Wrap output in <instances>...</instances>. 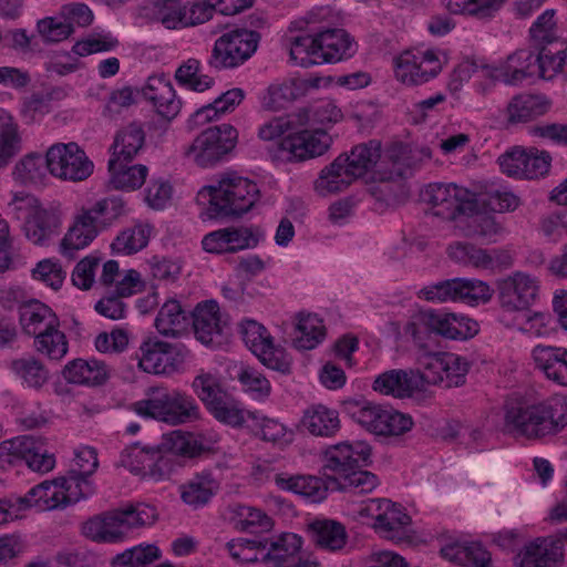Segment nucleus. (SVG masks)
<instances>
[{"instance_id":"nucleus-1","label":"nucleus","mask_w":567,"mask_h":567,"mask_svg":"<svg viewBox=\"0 0 567 567\" xmlns=\"http://www.w3.org/2000/svg\"><path fill=\"white\" fill-rule=\"evenodd\" d=\"M324 458L323 474L333 489L365 494L380 483L375 474L361 470L371 463V447L362 441L331 445L326 450Z\"/></svg>"},{"instance_id":"nucleus-2","label":"nucleus","mask_w":567,"mask_h":567,"mask_svg":"<svg viewBox=\"0 0 567 567\" xmlns=\"http://www.w3.org/2000/svg\"><path fill=\"white\" fill-rule=\"evenodd\" d=\"M567 426V396L553 395L533 404L506 406L505 427L508 432L539 440L556 435Z\"/></svg>"},{"instance_id":"nucleus-3","label":"nucleus","mask_w":567,"mask_h":567,"mask_svg":"<svg viewBox=\"0 0 567 567\" xmlns=\"http://www.w3.org/2000/svg\"><path fill=\"white\" fill-rule=\"evenodd\" d=\"M259 194L255 182L228 174L218 185L203 187L196 200L199 205H207L204 214L208 219L239 218L251 209Z\"/></svg>"},{"instance_id":"nucleus-4","label":"nucleus","mask_w":567,"mask_h":567,"mask_svg":"<svg viewBox=\"0 0 567 567\" xmlns=\"http://www.w3.org/2000/svg\"><path fill=\"white\" fill-rule=\"evenodd\" d=\"M381 142L370 140L353 146L349 154H340L320 172L315 184L317 192L321 195L343 192L375 167L381 158Z\"/></svg>"},{"instance_id":"nucleus-5","label":"nucleus","mask_w":567,"mask_h":567,"mask_svg":"<svg viewBox=\"0 0 567 567\" xmlns=\"http://www.w3.org/2000/svg\"><path fill=\"white\" fill-rule=\"evenodd\" d=\"M404 331L421 348L430 333L442 338L465 341L475 337L480 331L476 320L463 315L435 310H421L414 319L406 323Z\"/></svg>"},{"instance_id":"nucleus-6","label":"nucleus","mask_w":567,"mask_h":567,"mask_svg":"<svg viewBox=\"0 0 567 567\" xmlns=\"http://www.w3.org/2000/svg\"><path fill=\"white\" fill-rule=\"evenodd\" d=\"M138 415L173 425L193 422L200 416L199 406L192 395L179 390L152 388L150 398L132 404Z\"/></svg>"},{"instance_id":"nucleus-7","label":"nucleus","mask_w":567,"mask_h":567,"mask_svg":"<svg viewBox=\"0 0 567 567\" xmlns=\"http://www.w3.org/2000/svg\"><path fill=\"white\" fill-rule=\"evenodd\" d=\"M494 289L478 279L453 278L423 287L419 298L431 302H464L470 306L488 302Z\"/></svg>"},{"instance_id":"nucleus-8","label":"nucleus","mask_w":567,"mask_h":567,"mask_svg":"<svg viewBox=\"0 0 567 567\" xmlns=\"http://www.w3.org/2000/svg\"><path fill=\"white\" fill-rule=\"evenodd\" d=\"M260 33L248 29H234L220 35L214 44L209 66L216 70L234 69L251 58L256 52Z\"/></svg>"},{"instance_id":"nucleus-9","label":"nucleus","mask_w":567,"mask_h":567,"mask_svg":"<svg viewBox=\"0 0 567 567\" xmlns=\"http://www.w3.org/2000/svg\"><path fill=\"white\" fill-rule=\"evenodd\" d=\"M237 130L230 124L210 126L203 131L185 152L200 167L216 165L236 146Z\"/></svg>"},{"instance_id":"nucleus-10","label":"nucleus","mask_w":567,"mask_h":567,"mask_svg":"<svg viewBox=\"0 0 567 567\" xmlns=\"http://www.w3.org/2000/svg\"><path fill=\"white\" fill-rule=\"evenodd\" d=\"M331 143L332 137L324 128L301 130L289 133L269 152L274 161L302 162L321 156Z\"/></svg>"},{"instance_id":"nucleus-11","label":"nucleus","mask_w":567,"mask_h":567,"mask_svg":"<svg viewBox=\"0 0 567 567\" xmlns=\"http://www.w3.org/2000/svg\"><path fill=\"white\" fill-rule=\"evenodd\" d=\"M423 199L432 206L435 216L445 220L474 216L478 209L475 194L454 184H431L425 189Z\"/></svg>"},{"instance_id":"nucleus-12","label":"nucleus","mask_w":567,"mask_h":567,"mask_svg":"<svg viewBox=\"0 0 567 567\" xmlns=\"http://www.w3.org/2000/svg\"><path fill=\"white\" fill-rule=\"evenodd\" d=\"M48 171L55 177L82 182L87 179L94 169L93 162L76 143H56L45 154Z\"/></svg>"},{"instance_id":"nucleus-13","label":"nucleus","mask_w":567,"mask_h":567,"mask_svg":"<svg viewBox=\"0 0 567 567\" xmlns=\"http://www.w3.org/2000/svg\"><path fill=\"white\" fill-rule=\"evenodd\" d=\"M138 367L147 373L172 374L185 362L189 350L182 343L148 338L140 347Z\"/></svg>"},{"instance_id":"nucleus-14","label":"nucleus","mask_w":567,"mask_h":567,"mask_svg":"<svg viewBox=\"0 0 567 567\" xmlns=\"http://www.w3.org/2000/svg\"><path fill=\"white\" fill-rule=\"evenodd\" d=\"M375 506L377 514L374 517L373 528L383 538L402 543L409 540L411 517L405 513L404 508L390 499L379 498L371 499V505L367 508L373 511Z\"/></svg>"},{"instance_id":"nucleus-15","label":"nucleus","mask_w":567,"mask_h":567,"mask_svg":"<svg viewBox=\"0 0 567 567\" xmlns=\"http://www.w3.org/2000/svg\"><path fill=\"white\" fill-rule=\"evenodd\" d=\"M498 299L506 311L527 310L538 296L539 286L535 278L516 272L498 282Z\"/></svg>"},{"instance_id":"nucleus-16","label":"nucleus","mask_w":567,"mask_h":567,"mask_svg":"<svg viewBox=\"0 0 567 567\" xmlns=\"http://www.w3.org/2000/svg\"><path fill=\"white\" fill-rule=\"evenodd\" d=\"M564 563V544L554 537H537L514 557L515 567H561Z\"/></svg>"},{"instance_id":"nucleus-17","label":"nucleus","mask_w":567,"mask_h":567,"mask_svg":"<svg viewBox=\"0 0 567 567\" xmlns=\"http://www.w3.org/2000/svg\"><path fill=\"white\" fill-rule=\"evenodd\" d=\"M190 320L198 341L206 346L221 344L226 321L221 319L216 300L209 299L197 303L190 311Z\"/></svg>"},{"instance_id":"nucleus-18","label":"nucleus","mask_w":567,"mask_h":567,"mask_svg":"<svg viewBox=\"0 0 567 567\" xmlns=\"http://www.w3.org/2000/svg\"><path fill=\"white\" fill-rule=\"evenodd\" d=\"M143 95L167 121H172L181 111L182 102L177 99L171 81L164 74L150 76L143 87Z\"/></svg>"},{"instance_id":"nucleus-19","label":"nucleus","mask_w":567,"mask_h":567,"mask_svg":"<svg viewBox=\"0 0 567 567\" xmlns=\"http://www.w3.org/2000/svg\"><path fill=\"white\" fill-rule=\"evenodd\" d=\"M267 553L260 561L268 567H289L302 548L301 536L295 533H281L272 538H264Z\"/></svg>"},{"instance_id":"nucleus-20","label":"nucleus","mask_w":567,"mask_h":567,"mask_svg":"<svg viewBox=\"0 0 567 567\" xmlns=\"http://www.w3.org/2000/svg\"><path fill=\"white\" fill-rule=\"evenodd\" d=\"M536 367L546 378L559 385L567 386V349L538 344L533 349Z\"/></svg>"},{"instance_id":"nucleus-21","label":"nucleus","mask_w":567,"mask_h":567,"mask_svg":"<svg viewBox=\"0 0 567 567\" xmlns=\"http://www.w3.org/2000/svg\"><path fill=\"white\" fill-rule=\"evenodd\" d=\"M19 321L23 333L37 338L53 324H60L55 312L45 303L32 299L19 307Z\"/></svg>"},{"instance_id":"nucleus-22","label":"nucleus","mask_w":567,"mask_h":567,"mask_svg":"<svg viewBox=\"0 0 567 567\" xmlns=\"http://www.w3.org/2000/svg\"><path fill=\"white\" fill-rule=\"evenodd\" d=\"M62 375L69 383L99 386L107 381L109 369L103 361L79 358L64 365Z\"/></svg>"},{"instance_id":"nucleus-23","label":"nucleus","mask_w":567,"mask_h":567,"mask_svg":"<svg viewBox=\"0 0 567 567\" xmlns=\"http://www.w3.org/2000/svg\"><path fill=\"white\" fill-rule=\"evenodd\" d=\"M307 533L316 547L329 551L341 550L348 540L346 527L333 519H315L307 525Z\"/></svg>"},{"instance_id":"nucleus-24","label":"nucleus","mask_w":567,"mask_h":567,"mask_svg":"<svg viewBox=\"0 0 567 567\" xmlns=\"http://www.w3.org/2000/svg\"><path fill=\"white\" fill-rule=\"evenodd\" d=\"M94 220L84 208L81 209L62 239L61 250L64 256L74 258V251L85 248L97 236L100 229Z\"/></svg>"},{"instance_id":"nucleus-25","label":"nucleus","mask_w":567,"mask_h":567,"mask_svg":"<svg viewBox=\"0 0 567 567\" xmlns=\"http://www.w3.org/2000/svg\"><path fill=\"white\" fill-rule=\"evenodd\" d=\"M60 224V218L54 212L39 207L27 217L23 230L31 243L44 246L58 234Z\"/></svg>"},{"instance_id":"nucleus-26","label":"nucleus","mask_w":567,"mask_h":567,"mask_svg":"<svg viewBox=\"0 0 567 567\" xmlns=\"http://www.w3.org/2000/svg\"><path fill=\"white\" fill-rule=\"evenodd\" d=\"M549 107V101L543 95L517 94L507 104V122L518 124L534 121L546 114Z\"/></svg>"},{"instance_id":"nucleus-27","label":"nucleus","mask_w":567,"mask_h":567,"mask_svg":"<svg viewBox=\"0 0 567 567\" xmlns=\"http://www.w3.org/2000/svg\"><path fill=\"white\" fill-rule=\"evenodd\" d=\"M447 255L453 261L476 269H493L501 256L496 250L489 251L466 241L451 244L447 247Z\"/></svg>"},{"instance_id":"nucleus-28","label":"nucleus","mask_w":567,"mask_h":567,"mask_svg":"<svg viewBox=\"0 0 567 567\" xmlns=\"http://www.w3.org/2000/svg\"><path fill=\"white\" fill-rule=\"evenodd\" d=\"M352 43L343 29H328L316 34V49L321 62L340 61L346 54L351 55Z\"/></svg>"},{"instance_id":"nucleus-29","label":"nucleus","mask_w":567,"mask_h":567,"mask_svg":"<svg viewBox=\"0 0 567 567\" xmlns=\"http://www.w3.org/2000/svg\"><path fill=\"white\" fill-rule=\"evenodd\" d=\"M275 482L281 489L302 495L310 498L312 502L322 501L327 496V491L329 488L333 489V485L330 483L328 476H326V481H323L317 476L298 475L285 477L282 474H278L275 477Z\"/></svg>"},{"instance_id":"nucleus-30","label":"nucleus","mask_w":567,"mask_h":567,"mask_svg":"<svg viewBox=\"0 0 567 567\" xmlns=\"http://www.w3.org/2000/svg\"><path fill=\"white\" fill-rule=\"evenodd\" d=\"M441 554L462 566L492 567L491 554L480 543L447 544L442 547Z\"/></svg>"},{"instance_id":"nucleus-31","label":"nucleus","mask_w":567,"mask_h":567,"mask_svg":"<svg viewBox=\"0 0 567 567\" xmlns=\"http://www.w3.org/2000/svg\"><path fill=\"white\" fill-rule=\"evenodd\" d=\"M190 322V311L185 310L176 299L167 300L155 319L157 331L165 337H178Z\"/></svg>"},{"instance_id":"nucleus-32","label":"nucleus","mask_w":567,"mask_h":567,"mask_svg":"<svg viewBox=\"0 0 567 567\" xmlns=\"http://www.w3.org/2000/svg\"><path fill=\"white\" fill-rule=\"evenodd\" d=\"M218 487V483L210 473L196 474L181 486V498L193 508H198L208 504Z\"/></svg>"},{"instance_id":"nucleus-33","label":"nucleus","mask_w":567,"mask_h":567,"mask_svg":"<svg viewBox=\"0 0 567 567\" xmlns=\"http://www.w3.org/2000/svg\"><path fill=\"white\" fill-rule=\"evenodd\" d=\"M411 370H390L381 373L373 381V390L394 398H410L416 392Z\"/></svg>"},{"instance_id":"nucleus-34","label":"nucleus","mask_w":567,"mask_h":567,"mask_svg":"<svg viewBox=\"0 0 567 567\" xmlns=\"http://www.w3.org/2000/svg\"><path fill=\"white\" fill-rule=\"evenodd\" d=\"M302 424L312 435L331 437L340 430L339 413L322 404L313 405L306 410Z\"/></svg>"},{"instance_id":"nucleus-35","label":"nucleus","mask_w":567,"mask_h":567,"mask_svg":"<svg viewBox=\"0 0 567 567\" xmlns=\"http://www.w3.org/2000/svg\"><path fill=\"white\" fill-rule=\"evenodd\" d=\"M131 162L111 158L109 171L111 174L110 184L122 190H134L140 188L146 178L147 167L145 165H128Z\"/></svg>"},{"instance_id":"nucleus-36","label":"nucleus","mask_w":567,"mask_h":567,"mask_svg":"<svg viewBox=\"0 0 567 567\" xmlns=\"http://www.w3.org/2000/svg\"><path fill=\"white\" fill-rule=\"evenodd\" d=\"M10 371L27 386L40 390L50 379V372L44 363L34 355H25L9 362Z\"/></svg>"},{"instance_id":"nucleus-37","label":"nucleus","mask_w":567,"mask_h":567,"mask_svg":"<svg viewBox=\"0 0 567 567\" xmlns=\"http://www.w3.org/2000/svg\"><path fill=\"white\" fill-rule=\"evenodd\" d=\"M145 143V132L137 122H132L121 128L112 145L113 157L121 161L132 162Z\"/></svg>"},{"instance_id":"nucleus-38","label":"nucleus","mask_w":567,"mask_h":567,"mask_svg":"<svg viewBox=\"0 0 567 567\" xmlns=\"http://www.w3.org/2000/svg\"><path fill=\"white\" fill-rule=\"evenodd\" d=\"M535 52L520 49L511 54L501 69V75L508 84H517L523 80L537 76Z\"/></svg>"},{"instance_id":"nucleus-39","label":"nucleus","mask_w":567,"mask_h":567,"mask_svg":"<svg viewBox=\"0 0 567 567\" xmlns=\"http://www.w3.org/2000/svg\"><path fill=\"white\" fill-rule=\"evenodd\" d=\"M156 449L172 458L175 456L195 457L204 450L203 444L198 443L192 433L181 430L164 434L161 444Z\"/></svg>"},{"instance_id":"nucleus-40","label":"nucleus","mask_w":567,"mask_h":567,"mask_svg":"<svg viewBox=\"0 0 567 567\" xmlns=\"http://www.w3.org/2000/svg\"><path fill=\"white\" fill-rule=\"evenodd\" d=\"M566 52V42H556L555 45H538L537 52H535L537 76L545 80L554 78L563 69Z\"/></svg>"},{"instance_id":"nucleus-41","label":"nucleus","mask_w":567,"mask_h":567,"mask_svg":"<svg viewBox=\"0 0 567 567\" xmlns=\"http://www.w3.org/2000/svg\"><path fill=\"white\" fill-rule=\"evenodd\" d=\"M433 71L435 69L422 68L421 61L411 51H405L395 59V78L403 84L417 85L425 83L434 78Z\"/></svg>"},{"instance_id":"nucleus-42","label":"nucleus","mask_w":567,"mask_h":567,"mask_svg":"<svg viewBox=\"0 0 567 567\" xmlns=\"http://www.w3.org/2000/svg\"><path fill=\"white\" fill-rule=\"evenodd\" d=\"M507 0H441L452 14H467L477 19H489Z\"/></svg>"},{"instance_id":"nucleus-43","label":"nucleus","mask_w":567,"mask_h":567,"mask_svg":"<svg viewBox=\"0 0 567 567\" xmlns=\"http://www.w3.org/2000/svg\"><path fill=\"white\" fill-rule=\"evenodd\" d=\"M297 331L299 336L293 339V346L300 350L316 348L326 336V328L317 315L299 313Z\"/></svg>"},{"instance_id":"nucleus-44","label":"nucleus","mask_w":567,"mask_h":567,"mask_svg":"<svg viewBox=\"0 0 567 567\" xmlns=\"http://www.w3.org/2000/svg\"><path fill=\"white\" fill-rule=\"evenodd\" d=\"M59 326L60 324H53L52 328L41 331L33 342L34 349L39 353L55 361L64 358L69 350L66 337L59 330Z\"/></svg>"},{"instance_id":"nucleus-45","label":"nucleus","mask_w":567,"mask_h":567,"mask_svg":"<svg viewBox=\"0 0 567 567\" xmlns=\"http://www.w3.org/2000/svg\"><path fill=\"white\" fill-rule=\"evenodd\" d=\"M58 480L64 496L63 507L87 498L95 492V487L89 477L79 475L75 471H69L66 476Z\"/></svg>"},{"instance_id":"nucleus-46","label":"nucleus","mask_w":567,"mask_h":567,"mask_svg":"<svg viewBox=\"0 0 567 567\" xmlns=\"http://www.w3.org/2000/svg\"><path fill=\"white\" fill-rule=\"evenodd\" d=\"M123 530L152 525L158 513L155 506L145 503H131L117 508Z\"/></svg>"},{"instance_id":"nucleus-47","label":"nucleus","mask_w":567,"mask_h":567,"mask_svg":"<svg viewBox=\"0 0 567 567\" xmlns=\"http://www.w3.org/2000/svg\"><path fill=\"white\" fill-rule=\"evenodd\" d=\"M245 94L241 89L235 87L228 90L215 99L213 103L197 110L194 114V118L200 123L210 122L218 114H224L234 110L236 105L240 104Z\"/></svg>"},{"instance_id":"nucleus-48","label":"nucleus","mask_w":567,"mask_h":567,"mask_svg":"<svg viewBox=\"0 0 567 567\" xmlns=\"http://www.w3.org/2000/svg\"><path fill=\"white\" fill-rule=\"evenodd\" d=\"M199 72L200 62L196 59H188L176 70L175 80L188 90L204 92L212 87L214 79Z\"/></svg>"},{"instance_id":"nucleus-49","label":"nucleus","mask_w":567,"mask_h":567,"mask_svg":"<svg viewBox=\"0 0 567 567\" xmlns=\"http://www.w3.org/2000/svg\"><path fill=\"white\" fill-rule=\"evenodd\" d=\"M422 364L423 371L411 370L416 391L423 390L425 385H436L444 382L443 352L426 355Z\"/></svg>"},{"instance_id":"nucleus-50","label":"nucleus","mask_w":567,"mask_h":567,"mask_svg":"<svg viewBox=\"0 0 567 567\" xmlns=\"http://www.w3.org/2000/svg\"><path fill=\"white\" fill-rule=\"evenodd\" d=\"M94 218L99 229L111 226L124 214V202L121 197H107L97 200L91 208H84Z\"/></svg>"},{"instance_id":"nucleus-51","label":"nucleus","mask_w":567,"mask_h":567,"mask_svg":"<svg viewBox=\"0 0 567 567\" xmlns=\"http://www.w3.org/2000/svg\"><path fill=\"white\" fill-rule=\"evenodd\" d=\"M45 169V157L31 153L16 164L12 174L14 179L22 184H37L44 177Z\"/></svg>"},{"instance_id":"nucleus-52","label":"nucleus","mask_w":567,"mask_h":567,"mask_svg":"<svg viewBox=\"0 0 567 567\" xmlns=\"http://www.w3.org/2000/svg\"><path fill=\"white\" fill-rule=\"evenodd\" d=\"M236 513L240 517L236 523V528L241 532L258 534L272 528V519L260 509L238 506Z\"/></svg>"},{"instance_id":"nucleus-53","label":"nucleus","mask_w":567,"mask_h":567,"mask_svg":"<svg viewBox=\"0 0 567 567\" xmlns=\"http://www.w3.org/2000/svg\"><path fill=\"white\" fill-rule=\"evenodd\" d=\"M555 10L549 9L543 12L529 29L532 40L536 45H555L561 42L557 35V24L554 19Z\"/></svg>"},{"instance_id":"nucleus-54","label":"nucleus","mask_w":567,"mask_h":567,"mask_svg":"<svg viewBox=\"0 0 567 567\" xmlns=\"http://www.w3.org/2000/svg\"><path fill=\"white\" fill-rule=\"evenodd\" d=\"M157 19L167 29L187 27L188 8L179 0H157Z\"/></svg>"},{"instance_id":"nucleus-55","label":"nucleus","mask_w":567,"mask_h":567,"mask_svg":"<svg viewBox=\"0 0 567 567\" xmlns=\"http://www.w3.org/2000/svg\"><path fill=\"white\" fill-rule=\"evenodd\" d=\"M148 243V231L142 226L123 230L112 243L114 252L132 255L143 249Z\"/></svg>"},{"instance_id":"nucleus-56","label":"nucleus","mask_w":567,"mask_h":567,"mask_svg":"<svg viewBox=\"0 0 567 567\" xmlns=\"http://www.w3.org/2000/svg\"><path fill=\"white\" fill-rule=\"evenodd\" d=\"M389 409H384L379 404L364 402L352 413L353 419L364 426L368 431L381 435L384 426V420Z\"/></svg>"},{"instance_id":"nucleus-57","label":"nucleus","mask_w":567,"mask_h":567,"mask_svg":"<svg viewBox=\"0 0 567 567\" xmlns=\"http://www.w3.org/2000/svg\"><path fill=\"white\" fill-rule=\"evenodd\" d=\"M156 447L142 449L136 444L132 445L121 453L120 463L134 475L146 477Z\"/></svg>"},{"instance_id":"nucleus-58","label":"nucleus","mask_w":567,"mask_h":567,"mask_svg":"<svg viewBox=\"0 0 567 567\" xmlns=\"http://www.w3.org/2000/svg\"><path fill=\"white\" fill-rule=\"evenodd\" d=\"M192 388L207 409L226 394L218 379L212 373H200L195 377Z\"/></svg>"},{"instance_id":"nucleus-59","label":"nucleus","mask_w":567,"mask_h":567,"mask_svg":"<svg viewBox=\"0 0 567 567\" xmlns=\"http://www.w3.org/2000/svg\"><path fill=\"white\" fill-rule=\"evenodd\" d=\"M445 388L461 386L466 381L470 362L455 353L443 352Z\"/></svg>"},{"instance_id":"nucleus-60","label":"nucleus","mask_w":567,"mask_h":567,"mask_svg":"<svg viewBox=\"0 0 567 567\" xmlns=\"http://www.w3.org/2000/svg\"><path fill=\"white\" fill-rule=\"evenodd\" d=\"M207 410L217 421L230 426H241L245 422L244 410L227 394L221 396Z\"/></svg>"},{"instance_id":"nucleus-61","label":"nucleus","mask_w":567,"mask_h":567,"mask_svg":"<svg viewBox=\"0 0 567 567\" xmlns=\"http://www.w3.org/2000/svg\"><path fill=\"white\" fill-rule=\"evenodd\" d=\"M267 543L264 539H244L237 542L230 540L226 544V548L230 557L240 564H250L259 560L256 549H264Z\"/></svg>"},{"instance_id":"nucleus-62","label":"nucleus","mask_w":567,"mask_h":567,"mask_svg":"<svg viewBox=\"0 0 567 567\" xmlns=\"http://www.w3.org/2000/svg\"><path fill=\"white\" fill-rule=\"evenodd\" d=\"M341 110L332 102H322L317 106L305 110L299 114V123L305 124L312 121L316 124H334L342 118Z\"/></svg>"},{"instance_id":"nucleus-63","label":"nucleus","mask_w":567,"mask_h":567,"mask_svg":"<svg viewBox=\"0 0 567 567\" xmlns=\"http://www.w3.org/2000/svg\"><path fill=\"white\" fill-rule=\"evenodd\" d=\"M27 440L30 442V445L28 446V452L22 453L21 464L25 463L32 471L40 473L51 471L55 465L53 454L42 452L33 436L27 435Z\"/></svg>"},{"instance_id":"nucleus-64","label":"nucleus","mask_w":567,"mask_h":567,"mask_svg":"<svg viewBox=\"0 0 567 567\" xmlns=\"http://www.w3.org/2000/svg\"><path fill=\"white\" fill-rule=\"evenodd\" d=\"M241 336L245 344L254 354L265 349L272 338L267 329L255 320H247L241 323Z\"/></svg>"}]
</instances>
